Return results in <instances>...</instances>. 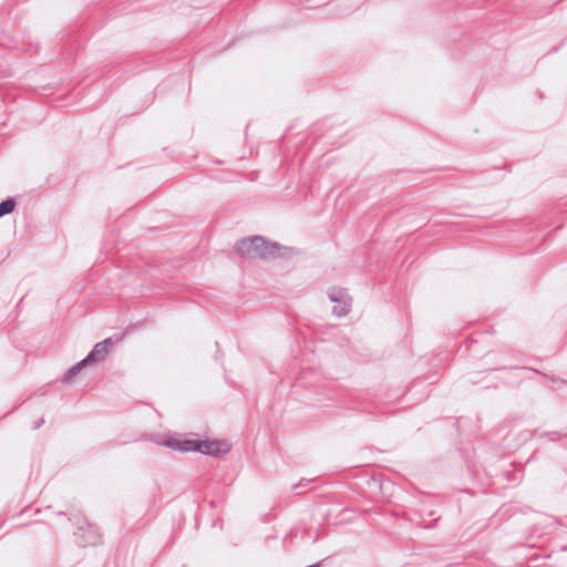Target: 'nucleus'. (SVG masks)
<instances>
[{"instance_id": "nucleus-1", "label": "nucleus", "mask_w": 567, "mask_h": 567, "mask_svg": "<svg viewBox=\"0 0 567 567\" xmlns=\"http://www.w3.org/2000/svg\"><path fill=\"white\" fill-rule=\"evenodd\" d=\"M236 249L243 257L250 259H274L285 256L288 250L266 241L262 237L243 239L236 245Z\"/></svg>"}, {"instance_id": "nucleus-2", "label": "nucleus", "mask_w": 567, "mask_h": 567, "mask_svg": "<svg viewBox=\"0 0 567 567\" xmlns=\"http://www.w3.org/2000/svg\"><path fill=\"white\" fill-rule=\"evenodd\" d=\"M164 446H167L172 450L179 452H189L196 451L207 455H217L221 450V442L218 441H195V440H179V439H168L162 443Z\"/></svg>"}, {"instance_id": "nucleus-3", "label": "nucleus", "mask_w": 567, "mask_h": 567, "mask_svg": "<svg viewBox=\"0 0 567 567\" xmlns=\"http://www.w3.org/2000/svg\"><path fill=\"white\" fill-rule=\"evenodd\" d=\"M113 341L111 338L105 339L102 342H99L94 346L93 350L89 353V355L82 360L81 362L76 363L74 367L69 369L66 373L64 374L63 381L70 382L75 374L80 372V370L86 365L89 362L100 361L103 360L107 354V346L112 344Z\"/></svg>"}, {"instance_id": "nucleus-4", "label": "nucleus", "mask_w": 567, "mask_h": 567, "mask_svg": "<svg viewBox=\"0 0 567 567\" xmlns=\"http://www.w3.org/2000/svg\"><path fill=\"white\" fill-rule=\"evenodd\" d=\"M329 299L337 303L332 308V313L337 317H344L350 311V298L343 290H333L329 292Z\"/></svg>"}, {"instance_id": "nucleus-5", "label": "nucleus", "mask_w": 567, "mask_h": 567, "mask_svg": "<svg viewBox=\"0 0 567 567\" xmlns=\"http://www.w3.org/2000/svg\"><path fill=\"white\" fill-rule=\"evenodd\" d=\"M16 207V202L14 199L12 198H9L7 200H3L1 204H0V217L4 216V215H8L10 214L11 212H13Z\"/></svg>"}, {"instance_id": "nucleus-6", "label": "nucleus", "mask_w": 567, "mask_h": 567, "mask_svg": "<svg viewBox=\"0 0 567 567\" xmlns=\"http://www.w3.org/2000/svg\"><path fill=\"white\" fill-rule=\"evenodd\" d=\"M307 567H316V566H307Z\"/></svg>"}]
</instances>
